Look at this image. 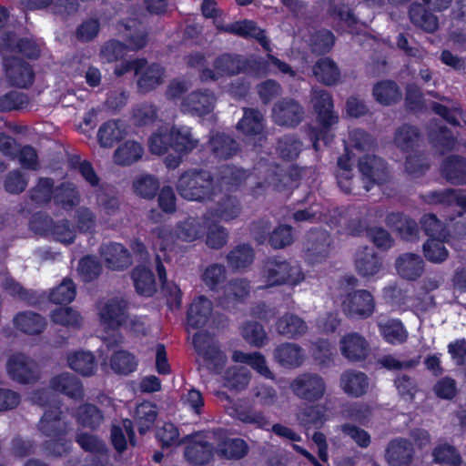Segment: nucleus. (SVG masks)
<instances>
[{
	"mask_svg": "<svg viewBox=\"0 0 466 466\" xmlns=\"http://www.w3.org/2000/svg\"><path fill=\"white\" fill-rule=\"evenodd\" d=\"M305 279L301 267L280 258L266 259L258 275L259 289H268L284 284L299 285Z\"/></svg>",
	"mask_w": 466,
	"mask_h": 466,
	"instance_id": "1",
	"label": "nucleus"
},
{
	"mask_svg": "<svg viewBox=\"0 0 466 466\" xmlns=\"http://www.w3.org/2000/svg\"><path fill=\"white\" fill-rule=\"evenodd\" d=\"M181 198L189 201L205 202L217 196L214 179L208 171L191 169L183 173L177 183Z\"/></svg>",
	"mask_w": 466,
	"mask_h": 466,
	"instance_id": "2",
	"label": "nucleus"
},
{
	"mask_svg": "<svg viewBox=\"0 0 466 466\" xmlns=\"http://www.w3.org/2000/svg\"><path fill=\"white\" fill-rule=\"evenodd\" d=\"M54 392L63 393L72 399H79L83 396L80 381L69 372H63L50 379L49 389L32 392L30 400L35 404L46 406L54 400Z\"/></svg>",
	"mask_w": 466,
	"mask_h": 466,
	"instance_id": "3",
	"label": "nucleus"
},
{
	"mask_svg": "<svg viewBox=\"0 0 466 466\" xmlns=\"http://www.w3.org/2000/svg\"><path fill=\"white\" fill-rule=\"evenodd\" d=\"M127 46L122 43L111 40L107 42L101 49V56L107 62H113L122 57L127 49L137 50L144 47L147 44V32L145 28L135 21L125 25Z\"/></svg>",
	"mask_w": 466,
	"mask_h": 466,
	"instance_id": "4",
	"label": "nucleus"
},
{
	"mask_svg": "<svg viewBox=\"0 0 466 466\" xmlns=\"http://www.w3.org/2000/svg\"><path fill=\"white\" fill-rule=\"evenodd\" d=\"M5 370L13 381L23 385L34 384L40 379L36 362L21 352L13 353L7 358Z\"/></svg>",
	"mask_w": 466,
	"mask_h": 466,
	"instance_id": "5",
	"label": "nucleus"
},
{
	"mask_svg": "<svg viewBox=\"0 0 466 466\" xmlns=\"http://www.w3.org/2000/svg\"><path fill=\"white\" fill-rule=\"evenodd\" d=\"M375 308L374 297L366 289L348 292L341 299V310L351 319H366L374 313Z\"/></svg>",
	"mask_w": 466,
	"mask_h": 466,
	"instance_id": "6",
	"label": "nucleus"
},
{
	"mask_svg": "<svg viewBox=\"0 0 466 466\" xmlns=\"http://www.w3.org/2000/svg\"><path fill=\"white\" fill-rule=\"evenodd\" d=\"M290 390L299 399L314 402L321 400L327 390L325 380L315 373H303L290 383Z\"/></svg>",
	"mask_w": 466,
	"mask_h": 466,
	"instance_id": "7",
	"label": "nucleus"
},
{
	"mask_svg": "<svg viewBox=\"0 0 466 466\" xmlns=\"http://www.w3.org/2000/svg\"><path fill=\"white\" fill-rule=\"evenodd\" d=\"M98 315L103 329L115 332L127 320V302L120 297L109 299L99 304Z\"/></svg>",
	"mask_w": 466,
	"mask_h": 466,
	"instance_id": "8",
	"label": "nucleus"
},
{
	"mask_svg": "<svg viewBox=\"0 0 466 466\" xmlns=\"http://www.w3.org/2000/svg\"><path fill=\"white\" fill-rule=\"evenodd\" d=\"M358 167L366 191L370 190L373 185L381 184L388 179L389 173L384 160L373 154L360 157Z\"/></svg>",
	"mask_w": 466,
	"mask_h": 466,
	"instance_id": "9",
	"label": "nucleus"
},
{
	"mask_svg": "<svg viewBox=\"0 0 466 466\" xmlns=\"http://www.w3.org/2000/svg\"><path fill=\"white\" fill-rule=\"evenodd\" d=\"M244 68V62L238 56L224 54L213 62V69L204 67L200 70L199 78L202 82L217 81L225 76L239 74Z\"/></svg>",
	"mask_w": 466,
	"mask_h": 466,
	"instance_id": "10",
	"label": "nucleus"
},
{
	"mask_svg": "<svg viewBox=\"0 0 466 466\" xmlns=\"http://www.w3.org/2000/svg\"><path fill=\"white\" fill-rule=\"evenodd\" d=\"M216 433L196 434L192 436L185 450L187 461L194 465L208 463L213 455Z\"/></svg>",
	"mask_w": 466,
	"mask_h": 466,
	"instance_id": "11",
	"label": "nucleus"
},
{
	"mask_svg": "<svg viewBox=\"0 0 466 466\" xmlns=\"http://www.w3.org/2000/svg\"><path fill=\"white\" fill-rule=\"evenodd\" d=\"M133 65L137 76V87L141 93H148L163 84L165 72L161 66H147L144 59H137Z\"/></svg>",
	"mask_w": 466,
	"mask_h": 466,
	"instance_id": "12",
	"label": "nucleus"
},
{
	"mask_svg": "<svg viewBox=\"0 0 466 466\" xmlns=\"http://www.w3.org/2000/svg\"><path fill=\"white\" fill-rule=\"evenodd\" d=\"M193 344L209 369L218 370L225 363L226 357L206 333L198 332L193 336Z\"/></svg>",
	"mask_w": 466,
	"mask_h": 466,
	"instance_id": "13",
	"label": "nucleus"
},
{
	"mask_svg": "<svg viewBox=\"0 0 466 466\" xmlns=\"http://www.w3.org/2000/svg\"><path fill=\"white\" fill-rule=\"evenodd\" d=\"M216 28L219 32L229 33L242 37H254L266 49L269 50V41L264 31L253 21L243 20L226 25L224 21L216 20Z\"/></svg>",
	"mask_w": 466,
	"mask_h": 466,
	"instance_id": "14",
	"label": "nucleus"
},
{
	"mask_svg": "<svg viewBox=\"0 0 466 466\" xmlns=\"http://www.w3.org/2000/svg\"><path fill=\"white\" fill-rule=\"evenodd\" d=\"M0 53L4 56L6 76L11 84L18 87L31 85L34 74L30 66L16 56H7L5 50Z\"/></svg>",
	"mask_w": 466,
	"mask_h": 466,
	"instance_id": "15",
	"label": "nucleus"
},
{
	"mask_svg": "<svg viewBox=\"0 0 466 466\" xmlns=\"http://www.w3.org/2000/svg\"><path fill=\"white\" fill-rule=\"evenodd\" d=\"M303 116V108L293 99H282L272 109V118L279 126L294 127L301 122Z\"/></svg>",
	"mask_w": 466,
	"mask_h": 466,
	"instance_id": "16",
	"label": "nucleus"
},
{
	"mask_svg": "<svg viewBox=\"0 0 466 466\" xmlns=\"http://www.w3.org/2000/svg\"><path fill=\"white\" fill-rule=\"evenodd\" d=\"M217 102L215 94L208 89L190 93L182 102V110L195 116H204L213 111Z\"/></svg>",
	"mask_w": 466,
	"mask_h": 466,
	"instance_id": "17",
	"label": "nucleus"
},
{
	"mask_svg": "<svg viewBox=\"0 0 466 466\" xmlns=\"http://www.w3.org/2000/svg\"><path fill=\"white\" fill-rule=\"evenodd\" d=\"M273 328L277 334L287 339H298L309 330L307 322L299 315L292 312H286L277 318Z\"/></svg>",
	"mask_w": 466,
	"mask_h": 466,
	"instance_id": "18",
	"label": "nucleus"
},
{
	"mask_svg": "<svg viewBox=\"0 0 466 466\" xmlns=\"http://www.w3.org/2000/svg\"><path fill=\"white\" fill-rule=\"evenodd\" d=\"M355 268L360 277L370 279L382 269V261L373 248L361 247L355 254Z\"/></svg>",
	"mask_w": 466,
	"mask_h": 466,
	"instance_id": "19",
	"label": "nucleus"
},
{
	"mask_svg": "<svg viewBox=\"0 0 466 466\" xmlns=\"http://www.w3.org/2000/svg\"><path fill=\"white\" fill-rule=\"evenodd\" d=\"M176 117V110L157 112L156 106L149 103L138 105L133 111V120L137 126L153 124L157 119L169 126Z\"/></svg>",
	"mask_w": 466,
	"mask_h": 466,
	"instance_id": "20",
	"label": "nucleus"
},
{
	"mask_svg": "<svg viewBox=\"0 0 466 466\" xmlns=\"http://www.w3.org/2000/svg\"><path fill=\"white\" fill-rule=\"evenodd\" d=\"M330 238L327 231L316 230L308 234L304 247L310 262H319L329 252Z\"/></svg>",
	"mask_w": 466,
	"mask_h": 466,
	"instance_id": "21",
	"label": "nucleus"
},
{
	"mask_svg": "<svg viewBox=\"0 0 466 466\" xmlns=\"http://www.w3.org/2000/svg\"><path fill=\"white\" fill-rule=\"evenodd\" d=\"M61 414L57 407L46 409L39 422V431L50 438L65 435L69 431L70 425L61 417Z\"/></svg>",
	"mask_w": 466,
	"mask_h": 466,
	"instance_id": "22",
	"label": "nucleus"
},
{
	"mask_svg": "<svg viewBox=\"0 0 466 466\" xmlns=\"http://www.w3.org/2000/svg\"><path fill=\"white\" fill-rule=\"evenodd\" d=\"M342 355L350 361L364 360L369 353V343L356 332L344 335L339 342Z\"/></svg>",
	"mask_w": 466,
	"mask_h": 466,
	"instance_id": "23",
	"label": "nucleus"
},
{
	"mask_svg": "<svg viewBox=\"0 0 466 466\" xmlns=\"http://www.w3.org/2000/svg\"><path fill=\"white\" fill-rule=\"evenodd\" d=\"M312 104L318 113L319 122L329 127L337 123L338 116L334 114L333 103L330 95L323 89H313Z\"/></svg>",
	"mask_w": 466,
	"mask_h": 466,
	"instance_id": "24",
	"label": "nucleus"
},
{
	"mask_svg": "<svg viewBox=\"0 0 466 466\" xmlns=\"http://www.w3.org/2000/svg\"><path fill=\"white\" fill-rule=\"evenodd\" d=\"M208 217L204 216L202 218H192L189 217L183 221H180L175 229V235L177 238L191 242L201 238L208 224Z\"/></svg>",
	"mask_w": 466,
	"mask_h": 466,
	"instance_id": "25",
	"label": "nucleus"
},
{
	"mask_svg": "<svg viewBox=\"0 0 466 466\" xmlns=\"http://www.w3.org/2000/svg\"><path fill=\"white\" fill-rule=\"evenodd\" d=\"M413 449L404 439L390 441L386 450V460L390 466H408L412 460Z\"/></svg>",
	"mask_w": 466,
	"mask_h": 466,
	"instance_id": "26",
	"label": "nucleus"
},
{
	"mask_svg": "<svg viewBox=\"0 0 466 466\" xmlns=\"http://www.w3.org/2000/svg\"><path fill=\"white\" fill-rule=\"evenodd\" d=\"M340 388L349 396L360 397L369 389L368 377L360 371L347 370L341 374Z\"/></svg>",
	"mask_w": 466,
	"mask_h": 466,
	"instance_id": "27",
	"label": "nucleus"
},
{
	"mask_svg": "<svg viewBox=\"0 0 466 466\" xmlns=\"http://www.w3.org/2000/svg\"><path fill=\"white\" fill-rule=\"evenodd\" d=\"M212 311L211 301L204 296H198L191 303L187 311V325L192 329L205 326Z\"/></svg>",
	"mask_w": 466,
	"mask_h": 466,
	"instance_id": "28",
	"label": "nucleus"
},
{
	"mask_svg": "<svg viewBox=\"0 0 466 466\" xmlns=\"http://www.w3.org/2000/svg\"><path fill=\"white\" fill-rule=\"evenodd\" d=\"M105 262L112 269H123L131 264L128 251L118 243L105 244L100 249Z\"/></svg>",
	"mask_w": 466,
	"mask_h": 466,
	"instance_id": "29",
	"label": "nucleus"
},
{
	"mask_svg": "<svg viewBox=\"0 0 466 466\" xmlns=\"http://www.w3.org/2000/svg\"><path fill=\"white\" fill-rule=\"evenodd\" d=\"M400 276L409 280H414L420 277L424 269L422 258L413 253H406L400 256L395 263Z\"/></svg>",
	"mask_w": 466,
	"mask_h": 466,
	"instance_id": "30",
	"label": "nucleus"
},
{
	"mask_svg": "<svg viewBox=\"0 0 466 466\" xmlns=\"http://www.w3.org/2000/svg\"><path fill=\"white\" fill-rule=\"evenodd\" d=\"M275 360L284 367H299L304 360L303 350L295 343L285 342L274 350Z\"/></svg>",
	"mask_w": 466,
	"mask_h": 466,
	"instance_id": "31",
	"label": "nucleus"
},
{
	"mask_svg": "<svg viewBox=\"0 0 466 466\" xmlns=\"http://www.w3.org/2000/svg\"><path fill=\"white\" fill-rule=\"evenodd\" d=\"M263 120L259 111L245 108L243 117L238 123L237 128L247 137H259L260 138L264 128Z\"/></svg>",
	"mask_w": 466,
	"mask_h": 466,
	"instance_id": "32",
	"label": "nucleus"
},
{
	"mask_svg": "<svg viewBox=\"0 0 466 466\" xmlns=\"http://www.w3.org/2000/svg\"><path fill=\"white\" fill-rule=\"evenodd\" d=\"M300 425L320 428L328 420V409L325 405L316 404L299 409L296 414Z\"/></svg>",
	"mask_w": 466,
	"mask_h": 466,
	"instance_id": "33",
	"label": "nucleus"
},
{
	"mask_svg": "<svg viewBox=\"0 0 466 466\" xmlns=\"http://www.w3.org/2000/svg\"><path fill=\"white\" fill-rule=\"evenodd\" d=\"M14 325L20 331L34 335L41 333L46 325L45 319L32 311L18 313L14 318Z\"/></svg>",
	"mask_w": 466,
	"mask_h": 466,
	"instance_id": "34",
	"label": "nucleus"
},
{
	"mask_svg": "<svg viewBox=\"0 0 466 466\" xmlns=\"http://www.w3.org/2000/svg\"><path fill=\"white\" fill-rule=\"evenodd\" d=\"M444 177L452 184H466V160L460 157H448L441 166Z\"/></svg>",
	"mask_w": 466,
	"mask_h": 466,
	"instance_id": "35",
	"label": "nucleus"
},
{
	"mask_svg": "<svg viewBox=\"0 0 466 466\" xmlns=\"http://www.w3.org/2000/svg\"><path fill=\"white\" fill-rule=\"evenodd\" d=\"M214 441L218 454L226 459H241L248 450L246 441L241 439H228L221 441L220 436L216 435Z\"/></svg>",
	"mask_w": 466,
	"mask_h": 466,
	"instance_id": "36",
	"label": "nucleus"
},
{
	"mask_svg": "<svg viewBox=\"0 0 466 466\" xmlns=\"http://www.w3.org/2000/svg\"><path fill=\"white\" fill-rule=\"evenodd\" d=\"M67 365L70 369L83 376H90L96 370V361L90 351H75L67 355Z\"/></svg>",
	"mask_w": 466,
	"mask_h": 466,
	"instance_id": "37",
	"label": "nucleus"
},
{
	"mask_svg": "<svg viewBox=\"0 0 466 466\" xmlns=\"http://www.w3.org/2000/svg\"><path fill=\"white\" fill-rule=\"evenodd\" d=\"M255 258L254 249L247 244L235 247L227 255L228 265L235 270H242L249 267Z\"/></svg>",
	"mask_w": 466,
	"mask_h": 466,
	"instance_id": "38",
	"label": "nucleus"
},
{
	"mask_svg": "<svg viewBox=\"0 0 466 466\" xmlns=\"http://www.w3.org/2000/svg\"><path fill=\"white\" fill-rule=\"evenodd\" d=\"M172 147L177 152H189L197 147L198 140L186 126H173L171 127Z\"/></svg>",
	"mask_w": 466,
	"mask_h": 466,
	"instance_id": "39",
	"label": "nucleus"
},
{
	"mask_svg": "<svg viewBox=\"0 0 466 466\" xmlns=\"http://www.w3.org/2000/svg\"><path fill=\"white\" fill-rule=\"evenodd\" d=\"M313 73L319 82L327 86L337 84L340 76L337 65L329 57L319 59L313 67Z\"/></svg>",
	"mask_w": 466,
	"mask_h": 466,
	"instance_id": "40",
	"label": "nucleus"
},
{
	"mask_svg": "<svg viewBox=\"0 0 466 466\" xmlns=\"http://www.w3.org/2000/svg\"><path fill=\"white\" fill-rule=\"evenodd\" d=\"M373 96L378 103L383 106H390L400 100L401 93L396 83L390 80H383L374 86Z\"/></svg>",
	"mask_w": 466,
	"mask_h": 466,
	"instance_id": "41",
	"label": "nucleus"
},
{
	"mask_svg": "<svg viewBox=\"0 0 466 466\" xmlns=\"http://www.w3.org/2000/svg\"><path fill=\"white\" fill-rule=\"evenodd\" d=\"M410 17L413 25L427 32L432 33L438 28V18L420 4H413L410 6Z\"/></svg>",
	"mask_w": 466,
	"mask_h": 466,
	"instance_id": "42",
	"label": "nucleus"
},
{
	"mask_svg": "<svg viewBox=\"0 0 466 466\" xmlns=\"http://www.w3.org/2000/svg\"><path fill=\"white\" fill-rule=\"evenodd\" d=\"M387 221L389 225L399 231L400 236L407 240H412L418 236L419 228L417 223L402 214L392 213L388 216Z\"/></svg>",
	"mask_w": 466,
	"mask_h": 466,
	"instance_id": "43",
	"label": "nucleus"
},
{
	"mask_svg": "<svg viewBox=\"0 0 466 466\" xmlns=\"http://www.w3.org/2000/svg\"><path fill=\"white\" fill-rule=\"evenodd\" d=\"M134 194L145 199H152L159 189V183L151 175L142 174L137 176L132 183Z\"/></svg>",
	"mask_w": 466,
	"mask_h": 466,
	"instance_id": "44",
	"label": "nucleus"
},
{
	"mask_svg": "<svg viewBox=\"0 0 466 466\" xmlns=\"http://www.w3.org/2000/svg\"><path fill=\"white\" fill-rule=\"evenodd\" d=\"M383 339L390 344H401L407 340L408 332L398 319H390L379 324Z\"/></svg>",
	"mask_w": 466,
	"mask_h": 466,
	"instance_id": "45",
	"label": "nucleus"
},
{
	"mask_svg": "<svg viewBox=\"0 0 466 466\" xmlns=\"http://www.w3.org/2000/svg\"><path fill=\"white\" fill-rule=\"evenodd\" d=\"M246 179V173L244 170L226 167L220 172V177L215 183L217 187V194L222 190H232L238 187Z\"/></svg>",
	"mask_w": 466,
	"mask_h": 466,
	"instance_id": "46",
	"label": "nucleus"
},
{
	"mask_svg": "<svg viewBox=\"0 0 466 466\" xmlns=\"http://www.w3.org/2000/svg\"><path fill=\"white\" fill-rule=\"evenodd\" d=\"M230 416L246 424L255 425L259 429H266L269 425L268 418L262 411L240 407L231 408Z\"/></svg>",
	"mask_w": 466,
	"mask_h": 466,
	"instance_id": "47",
	"label": "nucleus"
},
{
	"mask_svg": "<svg viewBox=\"0 0 466 466\" xmlns=\"http://www.w3.org/2000/svg\"><path fill=\"white\" fill-rule=\"evenodd\" d=\"M144 154L142 146L136 141H127L115 151L116 163L128 166L139 160Z\"/></svg>",
	"mask_w": 466,
	"mask_h": 466,
	"instance_id": "48",
	"label": "nucleus"
},
{
	"mask_svg": "<svg viewBox=\"0 0 466 466\" xmlns=\"http://www.w3.org/2000/svg\"><path fill=\"white\" fill-rule=\"evenodd\" d=\"M132 278L137 291L144 296H152L156 291V281L153 273L145 267H137L133 270Z\"/></svg>",
	"mask_w": 466,
	"mask_h": 466,
	"instance_id": "49",
	"label": "nucleus"
},
{
	"mask_svg": "<svg viewBox=\"0 0 466 466\" xmlns=\"http://www.w3.org/2000/svg\"><path fill=\"white\" fill-rule=\"evenodd\" d=\"M210 148L216 157L227 159L236 154L238 146L228 136L224 134L213 135L209 141Z\"/></svg>",
	"mask_w": 466,
	"mask_h": 466,
	"instance_id": "50",
	"label": "nucleus"
},
{
	"mask_svg": "<svg viewBox=\"0 0 466 466\" xmlns=\"http://www.w3.org/2000/svg\"><path fill=\"white\" fill-rule=\"evenodd\" d=\"M242 208L239 200L235 197H226L221 199L213 212L217 218L228 222L237 218L241 213Z\"/></svg>",
	"mask_w": 466,
	"mask_h": 466,
	"instance_id": "51",
	"label": "nucleus"
},
{
	"mask_svg": "<svg viewBox=\"0 0 466 466\" xmlns=\"http://www.w3.org/2000/svg\"><path fill=\"white\" fill-rule=\"evenodd\" d=\"M241 334L243 339L254 347L261 348L268 341V336L264 327L257 321L245 322Z\"/></svg>",
	"mask_w": 466,
	"mask_h": 466,
	"instance_id": "52",
	"label": "nucleus"
},
{
	"mask_svg": "<svg viewBox=\"0 0 466 466\" xmlns=\"http://www.w3.org/2000/svg\"><path fill=\"white\" fill-rule=\"evenodd\" d=\"M125 134L124 125L118 121H108L100 127L98 130V140L102 147H112L121 139Z\"/></svg>",
	"mask_w": 466,
	"mask_h": 466,
	"instance_id": "53",
	"label": "nucleus"
},
{
	"mask_svg": "<svg viewBox=\"0 0 466 466\" xmlns=\"http://www.w3.org/2000/svg\"><path fill=\"white\" fill-rule=\"evenodd\" d=\"M157 415V410L154 404L145 401L137 405L135 420L141 434H144L153 426Z\"/></svg>",
	"mask_w": 466,
	"mask_h": 466,
	"instance_id": "54",
	"label": "nucleus"
},
{
	"mask_svg": "<svg viewBox=\"0 0 466 466\" xmlns=\"http://www.w3.org/2000/svg\"><path fill=\"white\" fill-rule=\"evenodd\" d=\"M232 359L236 362L246 363L251 366L255 370L267 378L271 377V372L267 366L266 360L259 352L244 353L237 350L233 353Z\"/></svg>",
	"mask_w": 466,
	"mask_h": 466,
	"instance_id": "55",
	"label": "nucleus"
},
{
	"mask_svg": "<svg viewBox=\"0 0 466 466\" xmlns=\"http://www.w3.org/2000/svg\"><path fill=\"white\" fill-rule=\"evenodd\" d=\"M448 239H439L431 238L423 245L424 257L432 263H441L445 261L449 256V251L444 246V242Z\"/></svg>",
	"mask_w": 466,
	"mask_h": 466,
	"instance_id": "56",
	"label": "nucleus"
},
{
	"mask_svg": "<svg viewBox=\"0 0 466 466\" xmlns=\"http://www.w3.org/2000/svg\"><path fill=\"white\" fill-rule=\"evenodd\" d=\"M419 134L415 127L402 126L394 137L395 146L403 152H408L415 147L418 143Z\"/></svg>",
	"mask_w": 466,
	"mask_h": 466,
	"instance_id": "57",
	"label": "nucleus"
},
{
	"mask_svg": "<svg viewBox=\"0 0 466 466\" xmlns=\"http://www.w3.org/2000/svg\"><path fill=\"white\" fill-rule=\"evenodd\" d=\"M110 365L115 372L127 375L137 369V360L131 353L121 350L114 353Z\"/></svg>",
	"mask_w": 466,
	"mask_h": 466,
	"instance_id": "58",
	"label": "nucleus"
},
{
	"mask_svg": "<svg viewBox=\"0 0 466 466\" xmlns=\"http://www.w3.org/2000/svg\"><path fill=\"white\" fill-rule=\"evenodd\" d=\"M421 228L425 234L431 238L448 239L449 231L444 224L434 215L426 214L420 219Z\"/></svg>",
	"mask_w": 466,
	"mask_h": 466,
	"instance_id": "59",
	"label": "nucleus"
},
{
	"mask_svg": "<svg viewBox=\"0 0 466 466\" xmlns=\"http://www.w3.org/2000/svg\"><path fill=\"white\" fill-rule=\"evenodd\" d=\"M104 420V415L96 406L86 404L79 407L77 421L84 427L96 429Z\"/></svg>",
	"mask_w": 466,
	"mask_h": 466,
	"instance_id": "60",
	"label": "nucleus"
},
{
	"mask_svg": "<svg viewBox=\"0 0 466 466\" xmlns=\"http://www.w3.org/2000/svg\"><path fill=\"white\" fill-rule=\"evenodd\" d=\"M55 201L64 208H72L79 202V195L71 183H65L54 193Z\"/></svg>",
	"mask_w": 466,
	"mask_h": 466,
	"instance_id": "61",
	"label": "nucleus"
},
{
	"mask_svg": "<svg viewBox=\"0 0 466 466\" xmlns=\"http://www.w3.org/2000/svg\"><path fill=\"white\" fill-rule=\"evenodd\" d=\"M172 147L171 128L161 127L149 138V149L153 154L162 155Z\"/></svg>",
	"mask_w": 466,
	"mask_h": 466,
	"instance_id": "62",
	"label": "nucleus"
},
{
	"mask_svg": "<svg viewBox=\"0 0 466 466\" xmlns=\"http://www.w3.org/2000/svg\"><path fill=\"white\" fill-rule=\"evenodd\" d=\"M250 373L245 368H232L227 371L226 386L231 390H242L249 383Z\"/></svg>",
	"mask_w": 466,
	"mask_h": 466,
	"instance_id": "63",
	"label": "nucleus"
},
{
	"mask_svg": "<svg viewBox=\"0 0 466 466\" xmlns=\"http://www.w3.org/2000/svg\"><path fill=\"white\" fill-rule=\"evenodd\" d=\"M76 286L71 279H65L50 294V299L56 304L70 303L76 297Z\"/></svg>",
	"mask_w": 466,
	"mask_h": 466,
	"instance_id": "64",
	"label": "nucleus"
}]
</instances>
